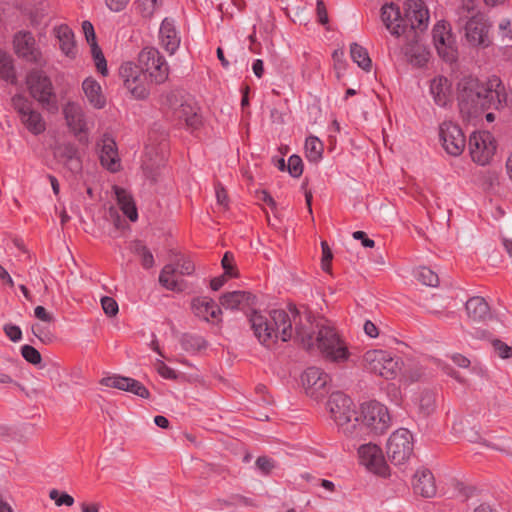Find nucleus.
<instances>
[{
    "label": "nucleus",
    "mask_w": 512,
    "mask_h": 512,
    "mask_svg": "<svg viewBox=\"0 0 512 512\" xmlns=\"http://www.w3.org/2000/svg\"><path fill=\"white\" fill-rule=\"evenodd\" d=\"M82 29L86 38L87 43L90 45L91 54L94 59L97 70L102 74H107V62L102 53L101 48L98 46L96 41V35L94 27L90 21H83Z\"/></svg>",
    "instance_id": "nucleus-25"
},
{
    "label": "nucleus",
    "mask_w": 512,
    "mask_h": 512,
    "mask_svg": "<svg viewBox=\"0 0 512 512\" xmlns=\"http://www.w3.org/2000/svg\"><path fill=\"white\" fill-rule=\"evenodd\" d=\"M217 203L224 208L228 207V195L224 187L218 183L215 187Z\"/></svg>",
    "instance_id": "nucleus-57"
},
{
    "label": "nucleus",
    "mask_w": 512,
    "mask_h": 512,
    "mask_svg": "<svg viewBox=\"0 0 512 512\" xmlns=\"http://www.w3.org/2000/svg\"><path fill=\"white\" fill-rule=\"evenodd\" d=\"M433 40L437 52L447 62L457 58V50L450 30L445 23H438L433 29Z\"/></svg>",
    "instance_id": "nucleus-16"
},
{
    "label": "nucleus",
    "mask_w": 512,
    "mask_h": 512,
    "mask_svg": "<svg viewBox=\"0 0 512 512\" xmlns=\"http://www.w3.org/2000/svg\"><path fill=\"white\" fill-rule=\"evenodd\" d=\"M29 94L45 109L57 108V96L50 78L39 70L31 71L26 77Z\"/></svg>",
    "instance_id": "nucleus-5"
},
{
    "label": "nucleus",
    "mask_w": 512,
    "mask_h": 512,
    "mask_svg": "<svg viewBox=\"0 0 512 512\" xmlns=\"http://www.w3.org/2000/svg\"><path fill=\"white\" fill-rule=\"evenodd\" d=\"M468 144L473 161L480 165L488 164L496 151L494 137L487 131L473 133Z\"/></svg>",
    "instance_id": "nucleus-11"
},
{
    "label": "nucleus",
    "mask_w": 512,
    "mask_h": 512,
    "mask_svg": "<svg viewBox=\"0 0 512 512\" xmlns=\"http://www.w3.org/2000/svg\"><path fill=\"white\" fill-rule=\"evenodd\" d=\"M413 489L416 494L425 498L436 495V485L432 472L427 468L418 469L414 474Z\"/></svg>",
    "instance_id": "nucleus-26"
},
{
    "label": "nucleus",
    "mask_w": 512,
    "mask_h": 512,
    "mask_svg": "<svg viewBox=\"0 0 512 512\" xmlns=\"http://www.w3.org/2000/svg\"><path fill=\"white\" fill-rule=\"evenodd\" d=\"M0 78L14 84L17 80L11 55L0 50Z\"/></svg>",
    "instance_id": "nucleus-37"
},
{
    "label": "nucleus",
    "mask_w": 512,
    "mask_h": 512,
    "mask_svg": "<svg viewBox=\"0 0 512 512\" xmlns=\"http://www.w3.org/2000/svg\"><path fill=\"white\" fill-rule=\"evenodd\" d=\"M180 343L182 348L187 352H196L207 346L203 337L193 334H183Z\"/></svg>",
    "instance_id": "nucleus-41"
},
{
    "label": "nucleus",
    "mask_w": 512,
    "mask_h": 512,
    "mask_svg": "<svg viewBox=\"0 0 512 512\" xmlns=\"http://www.w3.org/2000/svg\"><path fill=\"white\" fill-rule=\"evenodd\" d=\"M468 317L476 322H485L491 318L490 307L483 297L475 296L466 302Z\"/></svg>",
    "instance_id": "nucleus-29"
},
{
    "label": "nucleus",
    "mask_w": 512,
    "mask_h": 512,
    "mask_svg": "<svg viewBox=\"0 0 512 512\" xmlns=\"http://www.w3.org/2000/svg\"><path fill=\"white\" fill-rule=\"evenodd\" d=\"M130 0H105L107 8L113 12H120L126 8Z\"/></svg>",
    "instance_id": "nucleus-56"
},
{
    "label": "nucleus",
    "mask_w": 512,
    "mask_h": 512,
    "mask_svg": "<svg viewBox=\"0 0 512 512\" xmlns=\"http://www.w3.org/2000/svg\"><path fill=\"white\" fill-rule=\"evenodd\" d=\"M352 236L356 240H361L364 247L372 248L375 245L374 240L369 239L363 231H355Z\"/></svg>",
    "instance_id": "nucleus-62"
},
{
    "label": "nucleus",
    "mask_w": 512,
    "mask_h": 512,
    "mask_svg": "<svg viewBox=\"0 0 512 512\" xmlns=\"http://www.w3.org/2000/svg\"><path fill=\"white\" fill-rule=\"evenodd\" d=\"M82 89L85 93V96L87 97L89 103L97 108L101 109L105 106L106 100L105 97L102 94L101 86L99 83L92 79L87 78L83 81Z\"/></svg>",
    "instance_id": "nucleus-35"
},
{
    "label": "nucleus",
    "mask_w": 512,
    "mask_h": 512,
    "mask_svg": "<svg viewBox=\"0 0 512 512\" xmlns=\"http://www.w3.org/2000/svg\"><path fill=\"white\" fill-rule=\"evenodd\" d=\"M101 306L104 313L108 317H114L118 314L119 306L116 300L109 296H104L101 298Z\"/></svg>",
    "instance_id": "nucleus-49"
},
{
    "label": "nucleus",
    "mask_w": 512,
    "mask_h": 512,
    "mask_svg": "<svg viewBox=\"0 0 512 512\" xmlns=\"http://www.w3.org/2000/svg\"><path fill=\"white\" fill-rule=\"evenodd\" d=\"M16 54L30 62H36L39 58V51L36 48V41L31 32L20 31L13 39Z\"/></svg>",
    "instance_id": "nucleus-22"
},
{
    "label": "nucleus",
    "mask_w": 512,
    "mask_h": 512,
    "mask_svg": "<svg viewBox=\"0 0 512 512\" xmlns=\"http://www.w3.org/2000/svg\"><path fill=\"white\" fill-rule=\"evenodd\" d=\"M358 455L361 464L369 471L383 477L389 475V467L378 445L373 443L363 444L358 449Z\"/></svg>",
    "instance_id": "nucleus-15"
},
{
    "label": "nucleus",
    "mask_w": 512,
    "mask_h": 512,
    "mask_svg": "<svg viewBox=\"0 0 512 512\" xmlns=\"http://www.w3.org/2000/svg\"><path fill=\"white\" fill-rule=\"evenodd\" d=\"M323 143L315 136H310L305 142L306 157L311 162H318L323 155Z\"/></svg>",
    "instance_id": "nucleus-39"
},
{
    "label": "nucleus",
    "mask_w": 512,
    "mask_h": 512,
    "mask_svg": "<svg viewBox=\"0 0 512 512\" xmlns=\"http://www.w3.org/2000/svg\"><path fill=\"white\" fill-rule=\"evenodd\" d=\"M117 203L123 214L134 222L138 219V212L133 197L125 189L118 186L113 187Z\"/></svg>",
    "instance_id": "nucleus-33"
},
{
    "label": "nucleus",
    "mask_w": 512,
    "mask_h": 512,
    "mask_svg": "<svg viewBox=\"0 0 512 512\" xmlns=\"http://www.w3.org/2000/svg\"><path fill=\"white\" fill-rule=\"evenodd\" d=\"M495 449L505 453L507 456L512 458V441L506 440L501 445L495 446Z\"/></svg>",
    "instance_id": "nucleus-64"
},
{
    "label": "nucleus",
    "mask_w": 512,
    "mask_h": 512,
    "mask_svg": "<svg viewBox=\"0 0 512 512\" xmlns=\"http://www.w3.org/2000/svg\"><path fill=\"white\" fill-rule=\"evenodd\" d=\"M414 275L423 285L436 287L439 284L438 275L428 267H419L415 270Z\"/></svg>",
    "instance_id": "nucleus-42"
},
{
    "label": "nucleus",
    "mask_w": 512,
    "mask_h": 512,
    "mask_svg": "<svg viewBox=\"0 0 512 512\" xmlns=\"http://www.w3.org/2000/svg\"><path fill=\"white\" fill-rule=\"evenodd\" d=\"M138 62L137 68L150 79L151 83L161 84L168 79V64L156 48H144L139 53Z\"/></svg>",
    "instance_id": "nucleus-6"
},
{
    "label": "nucleus",
    "mask_w": 512,
    "mask_h": 512,
    "mask_svg": "<svg viewBox=\"0 0 512 512\" xmlns=\"http://www.w3.org/2000/svg\"><path fill=\"white\" fill-rule=\"evenodd\" d=\"M173 117L179 122H184L186 126L197 129L202 123V117L199 114V107L191 97H181L171 94L168 97Z\"/></svg>",
    "instance_id": "nucleus-10"
},
{
    "label": "nucleus",
    "mask_w": 512,
    "mask_h": 512,
    "mask_svg": "<svg viewBox=\"0 0 512 512\" xmlns=\"http://www.w3.org/2000/svg\"><path fill=\"white\" fill-rule=\"evenodd\" d=\"M305 393L315 399H322L328 393L330 376L318 367L307 368L301 376Z\"/></svg>",
    "instance_id": "nucleus-13"
},
{
    "label": "nucleus",
    "mask_w": 512,
    "mask_h": 512,
    "mask_svg": "<svg viewBox=\"0 0 512 512\" xmlns=\"http://www.w3.org/2000/svg\"><path fill=\"white\" fill-rule=\"evenodd\" d=\"M381 19L385 27L394 36H400L405 32L404 20L400 9L393 3L385 4L381 8Z\"/></svg>",
    "instance_id": "nucleus-24"
},
{
    "label": "nucleus",
    "mask_w": 512,
    "mask_h": 512,
    "mask_svg": "<svg viewBox=\"0 0 512 512\" xmlns=\"http://www.w3.org/2000/svg\"><path fill=\"white\" fill-rule=\"evenodd\" d=\"M162 0H137L136 8L143 17H151L156 9L161 5Z\"/></svg>",
    "instance_id": "nucleus-44"
},
{
    "label": "nucleus",
    "mask_w": 512,
    "mask_h": 512,
    "mask_svg": "<svg viewBox=\"0 0 512 512\" xmlns=\"http://www.w3.org/2000/svg\"><path fill=\"white\" fill-rule=\"evenodd\" d=\"M457 98L461 113L472 117L485 110L503 108L507 94L498 77L494 76L486 84H482L478 79L469 76L459 81Z\"/></svg>",
    "instance_id": "nucleus-2"
},
{
    "label": "nucleus",
    "mask_w": 512,
    "mask_h": 512,
    "mask_svg": "<svg viewBox=\"0 0 512 512\" xmlns=\"http://www.w3.org/2000/svg\"><path fill=\"white\" fill-rule=\"evenodd\" d=\"M159 40L162 48L169 54H174L179 48L181 38L173 19L165 18L162 21L159 29Z\"/></svg>",
    "instance_id": "nucleus-23"
},
{
    "label": "nucleus",
    "mask_w": 512,
    "mask_h": 512,
    "mask_svg": "<svg viewBox=\"0 0 512 512\" xmlns=\"http://www.w3.org/2000/svg\"><path fill=\"white\" fill-rule=\"evenodd\" d=\"M158 373L166 379H176L177 375L176 372L167 366L164 362H160L158 366Z\"/></svg>",
    "instance_id": "nucleus-59"
},
{
    "label": "nucleus",
    "mask_w": 512,
    "mask_h": 512,
    "mask_svg": "<svg viewBox=\"0 0 512 512\" xmlns=\"http://www.w3.org/2000/svg\"><path fill=\"white\" fill-rule=\"evenodd\" d=\"M54 34L59 41L61 51L67 57L74 58L77 51L72 29L66 24H61L54 28Z\"/></svg>",
    "instance_id": "nucleus-30"
},
{
    "label": "nucleus",
    "mask_w": 512,
    "mask_h": 512,
    "mask_svg": "<svg viewBox=\"0 0 512 512\" xmlns=\"http://www.w3.org/2000/svg\"><path fill=\"white\" fill-rule=\"evenodd\" d=\"M224 274L228 277H237V271L234 268V257L230 252H226L221 261Z\"/></svg>",
    "instance_id": "nucleus-50"
},
{
    "label": "nucleus",
    "mask_w": 512,
    "mask_h": 512,
    "mask_svg": "<svg viewBox=\"0 0 512 512\" xmlns=\"http://www.w3.org/2000/svg\"><path fill=\"white\" fill-rule=\"evenodd\" d=\"M430 94L435 104L440 107L447 106L452 100V88L450 81L444 76H437L431 80Z\"/></svg>",
    "instance_id": "nucleus-27"
},
{
    "label": "nucleus",
    "mask_w": 512,
    "mask_h": 512,
    "mask_svg": "<svg viewBox=\"0 0 512 512\" xmlns=\"http://www.w3.org/2000/svg\"><path fill=\"white\" fill-rule=\"evenodd\" d=\"M133 252L140 256L143 268L149 269L154 266V257L151 251L140 241H136L133 245Z\"/></svg>",
    "instance_id": "nucleus-43"
},
{
    "label": "nucleus",
    "mask_w": 512,
    "mask_h": 512,
    "mask_svg": "<svg viewBox=\"0 0 512 512\" xmlns=\"http://www.w3.org/2000/svg\"><path fill=\"white\" fill-rule=\"evenodd\" d=\"M256 196L259 201L266 203L272 209H274L276 207L275 200L266 190L257 191Z\"/></svg>",
    "instance_id": "nucleus-61"
},
{
    "label": "nucleus",
    "mask_w": 512,
    "mask_h": 512,
    "mask_svg": "<svg viewBox=\"0 0 512 512\" xmlns=\"http://www.w3.org/2000/svg\"><path fill=\"white\" fill-rule=\"evenodd\" d=\"M100 384L106 387L130 392L144 399H147L150 396L148 389L140 381L130 377L120 375L108 376L102 378L100 380Z\"/></svg>",
    "instance_id": "nucleus-17"
},
{
    "label": "nucleus",
    "mask_w": 512,
    "mask_h": 512,
    "mask_svg": "<svg viewBox=\"0 0 512 512\" xmlns=\"http://www.w3.org/2000/svg\"><path fill=\"white\" fill-rule=\"evenodd\" d=\"M413 54L410 55V62L417 66H422L428 61V53L421 47L412 49Z\"/></svg>",
    "instance_id": "nucleus-51"
},
{
    "label": "nucleus",
    "mask_w": 512,
    "mask_h": 512,
    "mask_svg": "<svg viewBox=\"0 0 512 512\" xmlns=\"http://www.w3.org/2000/svg\"><path fill=\"white\" fill-rule=\"evenodd\" d=\"M439 136L445 151L452 156H459L466 145L465 136L461 128L451 121L440 125Z\"/></svg>",
    "instance_id": "nucleus-14"
},
{
    "label": "nucleus",
    "mask_w": 512,
    "mask_h": 512,
    "mask_svg": "<svg viewBox=\"0 0 512 512\" xmlns=\"http://www.w3.org/2000/svg\"><path fill=\"white\" fill-rule=\"evenodd\" d=\"M364 332L370 338H376L379 335L377 326L370 320L364 323Z\"/></svg>",
    "instance_id": "nucleus-63"
},
{
    "label": "nucleus",
    "mask_w": 512,
    "mask_h": 512,
    "mask_svg": "<svg viewBox=\"0 0 512 512\" xmlns=\"http://www.w3.org/2000/svg\"><path fill=\"white\" fill-rule=\"evenodd\" d=\"M391 425V417L387 407L377 401H370L361 406V419L355 422V428L359 434L355 439H360L368 434H383Z\"/></svg>",
    "instance_id": "nucleus-4"
},
{
    "label": "nucleus",
    "mask_w": 512,
    "mask_h": 512,
    "mask_svg": "<svg viewBox=\"0 0 512 512\" xmlns=\"http://www.w3.org/2000/svg\"><path fill=\"white\" fill-rule=\"evenodd\" d=\"M12 106L19 114L22 124L34 135H39L46 130V123L40 112L32 107V103L20 94L11 99Z\"/></svg>",
    "instance_id": "nucleus-9"
},
{
    "label": "nucleus",
    "mask_w": 512,
    "mask_h": 512,
    "mask_svg": "<svg viewBox=\"0 0 512 512\" xmlns=\"http://www.w3.org/2000/svg\"><path fill=\"white\" fill-rule=\"evenodd\" d=\"M192 309L194 314L206 321L211 318H217L221 314V309L208 297H199L193 300Z\"/></svg>",
    "instance_id": "nucleus-31"
},
{
    "label": "nucleus",
    "mask_w": 512,
    "mask_h": 512,
    "mask_svg": "<svg viewBox=\"0 0 512 512\" xmlns=\"http://www.w3.org/2000/svg\"><path fill=\"white\" fill-rule=\"evenodd\" d=\"M476 8L475 0H461V3L456 10L459 26H462V23L469 20L473 15H482L476 10Z\"/></svg>",
    "instance_id": "nucleus-40"
},
{
    "label": "nucleus",
    "mask_w": 512,
    "mask_h": 512,
    "mask_svg": "<svg viewBox=\"0 0 512 512\" xmlns=\"http://www.w3.org/2000/svg\"><path fill=\"white\" fill-rule=\"evenodd\" d=\"M321 248H322V268L325 271H328L330 262L332 260V252L329 248L327 242L322 241L321 242Z\"/></svg>",
    "instance_id": "nucleus-54"
},
{
    "label": "nucleus",
    "mask_w": 512,
    "mask_h": 512,
    "mask_svg": "<svg viewBox=\"0 0 512 512\" xmlns=\"http://www.w3.org/2000/svg\"><path fill=\"white\" fill-rule=\"evenodd\" d=\"M327 407L339 430L345 436L355 439L359 434L355 428L358 415L352 399L342 392H333L329 397Z\"/></svg>",
    "instance_id": "nucleus-3"
},
{
    "label": "nucleus",
    "mask_w": 512,
    "mask_h": 512,
    "mask_svg": "<svg viewBox=\"0 0 512 512\" xmlns=\"http://www.w3.org/2000/svg\"><path fill=\"white\" fill-rule=\"evenodd\" d=\"M6 336L13 342H18L22 338V331L19 326L13 324H6L4 326Z\"/></svg>",
    "instance_id": "nucleus-52"
},
{
    "label": "nucleus",
    "mask_w": 512,
    "mask_h": 512,
    "mask_svg": "<svg viewBox=\"0 0 512 512\" xmlns=\"http://www.w3.org/2000/svg\"><path fill=\"white\" fill-rule=\"evenodd\" d=\"M317 16L318 21L325 25L328 23V14L323 0H317Z\"/></svg>",
    "instance_id": "nucleus-60"
},
{
    "label": "nucleus",
    "mask_w": 512,
    "mask_h": 512,
    "mask_svg": "<svg viewBox=\"0 0 512 512\" xmlns=\"http://www.w3.org/2000/svg\"><path fill=\"white\" fill-rule=\"evenodd\" d=\"M57 155L61 162L73 173H78L81 168V160L78 149L73 144H63L58 147Z\"/></svg>",
    "instance_id": "nucleus-32"
},
{
    "label": "nucleus",
    "mask_w": 512,
    "mask_h": 512,
    "mask_svg": "<svg viewBox=\"0 0 512 512\" xmlns=\"http://www.w3.org/2000/svg\"><path fill=\"white\" fill-rule=\"evenodd\" d=\"M494 347L501 358H508L512 356V346H508L500 340H495Z\"/></svg>",
    "instance_id": "nucleus-55"
},
{
    "label": "nucleus",
    "mask_w": 512,
    "mask_h": 512,
    "mask_svg": "<svg viewBox=\"0 0 512 512\" xmlns=\"http://www.w3.org/2000/svg\"><path fill=\"white\" fill-rule=\"evenodd\" d=\"M467 41L471 45H487L488 26L484 15H473L462 23Z\"/></svg>",
    "instance_id": "nucleus-19"
},
{
    "label": "nucleus",
    "mask_w": 512,
    "mask_h": 512,
    "mask_svg": "<svg viewBox=\"0 0 512 512\" xmlns=\"http://www.w3.org/2000/svg\"><path fill=\"white\" fill-rule=\"evenodd\" d=\"M34 315L37 319L44 323H53L55 318L54 316L48 312L43 306H37L34 309Z\"/></svg>",
    "instance_id": "nucleus-53"
},
{
    "label": "nucleus",
    "mask_w": 512,
    "mask_h": 512,
    "mask_svg": "<svg viewBox=\"0 0 512 512\" xmlns=\"http://www.w3.org/2000/svg\"><path fill=\"white\" fill-rule=\"evenodd\" d=\"M414 404L423 417H427L436 410V394L434 391L424 389L414 398Z\"/></svg>",
    "instance_id": "nucleus-34"
},
{
    "label": "nucleus",
    "mask_w": 512,
    "mask_h": 512,
    "mask_svg": "<svg viewBox=\"0 0 512 512\" xmlns=\"http://www.w3.org/2000/svg\"><path fill=\"white\" fill-rule=\"evenodd\" d=\"M350 55L352 60L363 70L370 71L372 61L369 57L368 51L358 43H352L350 46Z\"/></svg>",
    "instance_id": "nucleus-38"
},
{
    "label": "nucleus",
    "mask_w": 512,
    "mask_h": 512,
    "mask_svg": "<svg viewBox=\"0 0 512 512\" xmlns=\"http://www.w3.org/2000/svg\"><path fill=\"white\" fill-rule=\"evenodd\" d=\"M311 318L310 313L307 311L302 313L293 306L289 307V311L272 310L269 318L254 311L249 321L254 335L267 347H271L279 338L286 342L295 333L304 348L307 350L317 348L326 361L336 364L347 362L350 352L336 330L326 321H320L316 324L317 333L314 337L315 331L312 330Z\"/></svg>",
    "instance_id": "nucleus-1"
},
{
    "label": "nucleus",
    "mask_w": 512,
    "mask_h": 512,
    "mask_svg": "<svg viewBox=\"0 0 512 512\" xmlns=\"http://www.w3.org/2000/svg\"><path fill=\"white\" fill-rule=\"evenodd\" d=\"M98 145L101 165L111 172L119 171L121 164L115 140L110 135L104 134Z\"/></svg>",
    "instance_id": "nucleus-20"
},
{
    "label": "nucleus",
    "mask_w": 512,
    "mask_h": 512,
    "mask_svg": "<svg viewBox=\"0 0 512 512\" xmlns=\"http://www.w3.org/2000/svg\"><path fill=\"white\" fill-rule=\"evenodd\" d=\"M120 75L124 85L130 93L138 99H144L149 95L150 79L140 72L132 63H125L120 68Z\"/></svg>",
    "instance_id": "nucleus-12"
},
{
    "label": "nucleus",
    "mask_w": 512,
    "mask_h": 512,
    "mask_svg": "<svg viewBox=\"0 0 512 512\" xmlns=\"http://www.w3.org/2000/svg\"><path fill=\"white\" fill-rule=\"evenodd\" d=\"M366 369L386 379H393L400 370L399 361L383 350H370L364 355Z\"/></svg>",
    "instance_id": "nucleus-8"
},
{
    "label": "nucleus",
    "mask_w": 512,
    "mask_h": 512,
    "mask_svg": "<svg viewBox=\"0 0 512 512\" xmlns=\"http://www.w3.org/2000/svg\"><path fill=\"white\" fill-rule=\"evenodd\" d=\"M177 269L174 264L165 265L159 275V283L170 291H182L183 285L177 277Z\"/></svg>",
    "instance_id": "nucleus-36"
},
{
    "label": "nucleus",
    "mask_w": 512,
    "mask_h": 512,
    "mask_svg": "<svg viewBox=\"0 0 512 512\" xmlns=\"http://www.w3.org/2000/svg\"><path fill=\"white\" fill-rule=\"evenodd\" d=\"M31 330L32 333L44 344H51L55 340V335L42 324H33Z\"/></svg>",
    "instance_id": "nucleus-45"
},
{
    "label": "nucleus",
    "mask_w": 512,
    "mask_h": 512,
    "mask_svg": "<svg viewBox=\"0 0 512 512\" xmlns=\"http://www.w3.org/2000/svg\"><path fill=\"white\" fill-rule=\"evenodd\" d=\"M256 466L259 470L266 474L269 473L271 469L274 467L272 460L264 456L257 458Z\"/></svg>",
    "instance_id": "nucleus-58"
},
{
    "label": "nucleus",
    "mask_w": 512,
    "mask_h": 512,
    "mask_svg": "<svg viewBox=\"0 0 512 512\" xmlns=\"http://www.w3.org/2000/svg\"><path fill=\"white\" fill-rule=\"evenodd\" d=\"M255 296L246 291H232L225 293L220 298V304L225 309L236 310L244 309L253 305Z\"/></svg>",
    "instance_id": "nucleus-28"
},
{
    "label": "nucleus",
    "mask_w": 512,
    "mask_h": 512,
    "mask_svg": "<svg viewBox=\"0 0 512 512\" xmlns=\"http://www.w3.org/2000/svg\"><path fill=\"white\" fill-rule=\"evenodd\" d=\"M21 354L27 362L33 365L40 364L42 361L40 352L31 345H23L21 347Z\"/></svg>",
    "instance_id": "nucleus-46"
},
{
    "label": "nucleus",
    "mask_w": 512,
    "mask_h": 512,
    "mask_svg": "<svg viewBox=\"0 0 512 512\" xmlns=\"http://www.w3.org/2000/svg\"><path fill=\"white\" fill-rule=\"evenodd\" d=\"M63 115L69 130L75 136L87 132L88 128L85 113L78 103L68 102L63 107Z\"/></svg>",
    "instance_id": "nucleus-21"
},
{
    "label": "nucleus",
    "mask_w": 512,
    "mask_h": 512,
    "mask_svg": "<svg viewBox=\"0 0 512 512\" xmlns=\"http://www.w3.org/2000/svg\"><path fill=\"white\" fill-rule=\"evenodd\" d=\"M287 169L292 177H294V178L300 177L303 172L302 159L297 155L290 156L288 159Z\"/></svg>",
    "instance_id": "nucleus-47"
},
{
    "label": "nucleus",
    "mask_w": 512,
    "mask_h": 512,
    "mask_svg": "<svg viewBox=\"0 0 512 512\" xmlns=\"http://www.w3.org/2000/svg\"><path fill=\"white\" fill-rule=\"evenodd\" d=\"M414 438L406 428L394 431L387 442V456L394 465L406 463L413 454Z\"/></svg>",
    "instance_id": "nucleus-7"
},
{
    "label": "nucleus",
    "mask_w": 512,
    "mask_h": 512,
    "mask_svg": "<svg viewBox=\"0 0 512 512\" xmlns=\"http://www.w3.org/2000/svg\"><path fill=\"white\" fill-rule=\"evenodd\" d=\"M405 27L410 24L411 29H423L427 27L429 20L428 9L422 0H406L405 18H403Z\"/></svg>",
    "instance_id": "nucleus-18"
},
{
    "label": "nucleus",
    "mask_w": 512,
    "mask_h": 512,
    "mask_svg": "<svg viewBox=\"0 0 512 512\" xmlns=\"http://www.w3.org/2000/svg\"><path fill=\"white\" fill-rule=\"evenodd\" d=\"M174 265L177 269V274L182 276L191 275L195 270L194 263L189 258L185 257L177 259V262Z\"/></svg>",
    "instance_id": "nucleus-48"
}]
</instances>
